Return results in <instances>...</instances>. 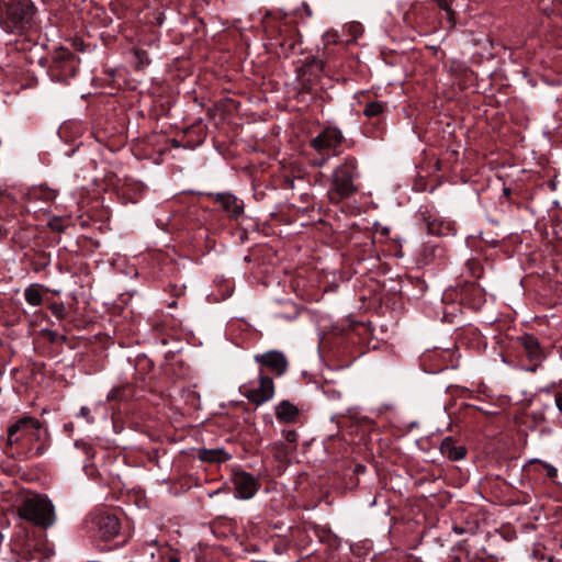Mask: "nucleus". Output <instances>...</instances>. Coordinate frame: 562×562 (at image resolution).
Listing matches in <instances>:
<instances>
[{
	"label": "nucleus",
	"instance_id": "1",
	"mask_svg": "<svg viewBox=\"0 0 562 562\" xmlns=\"http://www.w3.org/2000/svg\"><path fill=\"white\" fill-rule=\"evenodd\" d=\"M167 207L157 216L156 225L169 233L183 234L201 255L215 247L211 234H217L231 224L239 226L245 217L244 201L231 192H183Z\"/></svg>",
	"mask_w": 562,
	"mask_h": 562
},
{
	"label": "nucleus",
	"instance_id": "2",
	"mask_svg": "<svg viewBox=\"0 0 562 562\" xmlns=\"http://www.w3.org/2000/svg\"><path fill=\"white\" fill-rule=\"evenodd\" d=\"M352 247L349 270L356 277L355 286L361 289L360 299L373 300L392 310L403 305V278L379 281L375 279L380 259L370 231H355L350 237Z\"/></svg>",
	"mask_w": 562,
	"mask_h": 562
},
{
	"label": "nucleus",
	"instance_id": "3",
	"mask_svg": "<svg viewBox=\"0 0 562 562\" xmlns=\"http://www.w3.org/2000/svg\"><path fill=\"white\" fill-rule=\"evenodd\" d=\"M57 198V191L47 186L29 189L25 194L26 204L5 196L0 200V240L11 237L15 245H24L37 228L29 223L25 214L43 212L47 216V226L56 233H63L72 225L70 214H53L52 210L37 206V202L50 205Z\"/></svg>",
	"mask_w": 562,
	"mask_h": 562
},
{
	"label": "nucleus",
	"instance_id": "4",
	"mask_svg": "<svg viewBox=\"0 0 562 562\" xmlns=\"http://www.w3.org/2000/svg\"><path fill=\"white\" fill-rule=\"evenodd\" d=\"M372 342V329L364 322L347 318L337 323L321 339V348L337 368L349 367L369 349H376Z\"/></svg>",
	"mask_w": 562,
	"mask_h": 562
},
{
	"label": "nucleus",
	"instance_id": "5",
	"mask_svg": "<svg viewBox=\"0 0 562 562\" xmlns=\"http://www.w3.org/2000/svg\"><path fill=\"white\" fill-rule=\"evenodd\" d=\"M50 441L44 423L24 416L8 428L5 453L20 461L38 458L48 450Z\"/></svg>",
	"mask_w": 562,
	"mask_h": 562
},
{
	"label": "nucleus",
	"instance_id": "6",
	"mask_svg": "<svg viewBox=\"0 0 562 562\" xmlns=\"http://www.w3.org/2000/svg\"><path fill=\"white\" fill-rule=\"evenodd\" d=\"M254 360L259 367V383L258 385L252 383L241 385L240 393L258 406L274 396L273 378L284 375L289 370L290 362L284 352L276 349L256 353Z\"/></svg>",
	"mask_w": 562,
	"mask_h": 562
},
{
	"label": "nucleus",
	"instance_id": "7",
	"mask_svg": "<svg viewBox=\"0 0 562 562\" xmlns=\"http://www.w3.org/2000/svg\"><path fill=\"white\" fill-rule=\"evenodd\" d=\"M442 321L454 323V318L463 308L476 312L486 303L484 289L474 281L460 280L442 293Z\"/></svg>",
	"mask_w": 562,
	"mask_h": 562
},
{
	"label": "nucleus",
	"instance_id": "8",
	"mask_svg": "<svg viewBox=\"0 0 562 562\" xmlns=\"http://www.w3.org/2000/svg\"><path fill=\"white\" fill-rule=\"evenodd\" d=\"M19 517L34 527L38 535L26 532L23 537L15 540H23L26 537L44 539L47 543L45 531L54 525L56 520L55 507L47 496L29 493L21 496L15 504Z\"/></svg>",
	"mask_w": 562,
	"mask_h": 562
},
{
	"label": "nucleus",
	"instance_id": "9",
	"mask_svg": "<svg viewBox=\"0 0 562 562\" xmlns=\"http://www.w3.org/2000/svg\"><path fill=\"white\" fill-rule=\"evenodd\" d=\"M0 25L7 33L27 34L37 25V8L32 0H0Z\"/></svg>",
	"mask_w": 562,
	"mask_h": 562
},
{
	"label": "nucleus",
	"instance_id": "10",
	"mask_svg": "<svg viewBox=\"0 0 562 562\" xmlns=\"http://www.w3.org/2000/svg\"><path fill=\"white\" fill-rule=\"evenodd\" d=\"M86 524L97 539L111 543L109 550L122 547L127 541L126 533L122 531L121 519L113 509H94L89 514Z\"/></svg>",
	"mask_w": 562,
	"mask_h": 562
},
{
	"label": "nucleus",
	"instance_id": "11",
	"mask_svg": "<svg viewBox=\"0 0 562 562\" xmlns=\"http://www.w3.org/2000/svg\"><path fill=\"white\" fill-rule=\"evenodd\" d=\"M358 177L357 159L352 156L345 157L342 161L336 166L331 175V183L328 191L330 202L339 203L356 193L358 187L355 181Z\"/></svg>",
	"mask_w": 562,
	"mask_h": 562
},
{
	"label": "nucleus",
	"instance_id": "12",
	"mask_svg": "<svg viewBox=\"0 0 562 562\" xmlns=\"http://www.w3.org/2000/svg\"><path fill=\"white\" fill-rule=\"evenodd\" d=\"M40 65L46 69L52 81L68 85L79 69V58L70 49L59 47L49 56L41 57Z\"/></svg>",
	"mask_w": 562,
	"mask_h": 562
},
{
	"label": "nucleus",
	"instance_id": "13",
	"mask_svg": "<svg viewBox=\"0 0 562 562\" xmlns=\"http://www.w3.org/2000/svg\"><path fill=\"white\" fill-rule=\"evenodd\" d=\"M31 236L24 245H18L23 250L22 261L33 272H45V274H48L52 254L46 249L53 245V240L49 239L45 232L38 229Z\"/></svg>",
	"mask_w": 562,
	"mask_h": 562
},
{
	"label": "nucleus",
	"instance_id": "14",
	"mask_svg": "<svg viewBox=\"0 0 562 562\" xmlns=\"http://www.w3.org/2000/svg\"><path fill=\"white\" fill-rule=\"evenodd\" d=\"M295 72L299 80L301 91L305 93H314L316 86L322 75L329 78L331 77L333 67L337 66V63L329 59V61H323L318 56L307 55L303 60H297Z\"/></svg>",
	"mask_w": 562,
	"mask_h": 562
},
{
	"label": "nucleus",
	"instance_id": "15",
	"mask_svg": "<svg viewBox=\"0 0 562 562\" xmlns=\"http://www.w3.org/2000/svg\"><path fill=\"white\" fill-rule=\"evenodd\" d=\"M323 49L321 58L323 61L333 60L337 63L336 67H333L331 77L336 75L346 74L347 69L353 67L355 60L351 55L348 54V45L344 44L341 36L335 30L326 32L322 37Z\"/></svg>",
	"mask_w": 562,
	"mask_h": 562
},
{
	"label": "nucleus",
	"instance_id": "16",
	"mask_svg": "<svg viewBox=\"0 0 562 562\" xmlns=\"http://www.w3.org/2000/svg\"><path fill=\"white\" fill-rule=\"evenodd\" d=\"M403 22L406 26L420 35L432 33L441 24L439 11L436 5L423 2L413 3L409 9L403 13Z\"/></svg>",
	"mask_w": 562,
	"mask_h": 562
},
{
	"label": "nucleus",
	"instance_id": "17",
	"mask_svg": "<svg viewBox=\"0 0 562 562\" xmlns=\"http://www.w3.org/2000/svg\"><path fill=\"white\" fill-rule=\"evenodd\" d=\"M460 353L458 347L428 349L419 357L420 368L430 374L439 373L446 369H457L459 367Z\"/></svg>",
	"mask_w": 562,
	"mask_h": 562
},
{
	"label": "nucleus",
	"instance_id": "18",
	"mask_svg": "<svg viewBox=\"0 0 562 562\" xmlns=\"http://www.w3.org/2000/svg\"><path fill=\"white\" fill-rule=\"evenodd\" d=\"M415 217L419 229L428 235L445 237L457 233L456 222L441 217L432 206L420 205Z\"/></svg>",
	"mask_w": 562,
	"mask_h": 562
},
{
	"label": "nucleus",
	"instance_id": "19",
	"mask_svg": "<svg viewBox=\"0 0 562 562\" xmlns=\"http://www.w3.org/2000/svg\"><path fill=\"white\" fill-rule=\"evenodd\" d=\"M14 561L2 562H43L53 554L50 544L44 539L26 537L23 540H14L12 543Z\"/></svg>",
	"mask_w": 562,
	"mask_h": 562
},
{
	"label": "nucleus",
	"instance_id": "20",
	"mask_svg": "<svg viewBox=\"0 0 562 562\" xmlns=\"http://www.w3.org/2000/svg\"><path fill=\"white\" fill-rule=\"evenodd\" d=\"M387 103L379 100H370L364 104L363 115L368 122L363 125V134L373 139H383L386 133L385 114Z\"/></svg>",
	"mask_w": 562,
	"mask_h": 562
},
{
	"label": "nucleus",
	"instance_id": "21",
	"mask_svg": "<svg viewBox=\"0 0 562 562\" xmlns=\"http://www.w3.org/2000/svg\"><path fill=\"white\" fill-rule=\"evenodd\" d=\"M172 147V139L162 134L153 133L133 144V154L140 159H150L155 154L164 155Z\"/></svg>",
	"mask_w": 562,
	"mask_h": 562
},
{
	"label": "nucleus",
	"instance_id": "22",
	"mask_svg": "<svg viewBox=\"0 0 562 562\" xmlns=\"http://www.w3.org/2000/svg\"><path fill=\"white\" fill-rule=\"evenodd\" d=\"M344 140L342 133L335 126L325 127L317 136L311 140L312 147L322 155L337 154V148Z\"/></svg>",
	"mask_w": 562,
	"mask_h": 562
},
{
	"label": "nucleus",
	"instance_id": "23",
	"mask_svg": "<svg viewBox=\"0 0 562 562\" xmlns=\"http://www.w3.org/2000/svg\"><path fill=\"white\" fill-rule=\"evenodd\" d=\"M301 34L294 29H288L284 32L281 31L279 36L274 40V43H271V45L274 46V54L283 58H288L297 53L301 54Z\"/></svg>",
	"mask_w": 562,
	"mask_h": 562
},
{
	"label": "nucleus",
	"instance_id": "24",
	"mask_svg": "<svg viewBox=\"0 0 562 562\" xmlns=\"http://www.w3.org/2000/svg\"><path fill=\"white\" fill-rule=\"evenodd\" d=\"M145 269L153 279H161L175 271L171 258L162 251H154L144 257Z\"/></svg>",
	"mask_w": 562,
	"mask_h": 562
},
{
	"label": "nucleus",
	"instance_id": "25",
	"mask_svg": "<svg viewBox=\"0 0 562 562\" xmlns=\"http://www.w3.org/2000/svg\"><path fill=\"white\" fill-rule=\"evenodd\" d=\"M206 138V125L202 121H196L186 127L179 138L172 139V147H184L194 149L202 145Z\"/></svg>",
	"mask_w": 562,
	"mask_h": 562
},
{
	"label": "nucleus",
	"instance_id": "26",
	"mask_svg": "<svg viewBox=\"0 0 562 562\" xmlns=\"http://www.w3.org/2000/svg\"><path fill=\"white\" fill-rule=\"evenodd\" d=\"M232 483L236 497L241 499L254 497L260 487L259 481L252 474L244 470L233 471Z\"/></svg>",
	"mask_w": 562,
	"mask_h": 562
},
{
	"label": "nucleus",
	"instance_id": "27",
	"mask_svg": "<svg viewBox=\"0 0 562 562\" xmlns=\"http://www.w3.org/2000/svg\"><path fill=\"white\" fill-rule=\"evenodd\" d=\"M86 131V125L83 122L78 120H68L65 121L58 128V136L59 138L68 145H72L74 147L69 150L65 151V155L70 156L72 155L77 148H79L80 145H82V142H79L80 137L82 136L83 132Z\"/></svg>",
	"mask_w": 562,
	"mask_h": 562
},
{
	"label": "nucleus",
	"instance_id": "28",
	"mask_svg": "<svg viewBox=\"0 0 562 562\" xmlns=\"http://www.w3.org/2000/svg\"><path fill=\"white\" fill-rule=\"evenodd\" d=\"M454 346L458 348L459 346H463L477 351L484 350L487 346L485 337L472 325L458 328L454 333Z\"/></svg>",
	"mask_w": 562,
	"mask_h": 562
},
{
	"label": "nucleus",
	"instance_id": "29",
	"mask_svg": "<svg viewBox=\"0 0 562 562\" xmlns=\"http://www.w3.org/2000/svg\"><path fill=\"white\" fill-rule=\"evenodd\" d=\"M146 191V186L133 179H126L123 183L115 187V194L122 205L138 203Z\"/></svg>",
	"mask_w": 562,
	"mask_h": 562
},
{
	"label": "nucleus",
	"instance_id": "30",
	"mask_svg": "<svg viewBox=\"0 0 562 562\" xmlns=\"http://www.w3.org/2000/svg\"><path fill=\"white\" fill-rule=\"evenodd\" d=\"M519 347L526 355L532 367L530 371L535 372L540 362L544 359V352L540 347L538 338L533 335H524L518 338Z\"/></svg>",
	"mask_w": 562,
	"mask_h": 562
},
{
	"label": "nucleus",
	"instance_id": "31",
	"mask_svg": "<svg viewBox=\"0 0 562 562\" xmlns=\"http://www.w3.org/2000/svg\"><path fill=\"white\" fill-rule=\"evenodd\" d=\"M144 390V385L136 383H124L122 385L113 387L106 396L108 402H127L133 398L142 396L140 392Z\"/></svg>",
	"mask_w": 562,
	"mask_h": 562
},
{
	"label": "nucleus",
	"instance_id": "32",
	"mask_svg": "<svg viewBox=\"0 0 562 562\" xmlns=\"http://www.w3.org/2000/svg\"><path fill=\"white\" fill-rule=\"evenodd\" d=\"M308 530L327 547L330 551H338L341 546V539L331 531L328 526H322L315 522L308 524Z\"/></svg>",
	"mask_w": 562,
	"mask_h": 562
},
{
	"label": "nucleus",
	"instance_id": "33",
	"mask_svg": "<svg viewBox=\"0 0 562 562\" xmlns=\"http://www.w3.org/2000/svg\"><path fill=\"white\" fill-rule=\"evenodd\" d=\"M439 450L441 454L450 461H460L465 458L468 453L467 447L453 437H445Z\"/></svg>",
	"mask_w": 562,
	"mask_h": 562
},
{
	"label": "nucleus",
	"instance_id": "34",
	"mask_svg": "<svg viewBox=\"0 0 562 562\" xmlns=\"http://www.w3.org/2000/svg\"><path fill=\"white\" fill-rule=\"evenodd\" d=\"M95 140L104 144L111 151H117L127 142V136L123 131L109 133L108 130H100L93 133Z\"/></svg>",
	"mask_w": 562,
	"mask_h": 562
},
{
	"label": "nucleus",
	"instance_id": "35",
	"mask_svg": "<svg viewBox=\"0 0 562 562\" xmlns=\"http://www.w3.org/2000/svg\"><path fill=\"white\" fill-rule=\"evenodd\" d=\"M276 417L283 424H295L300 419L301 412L296 405L289 400H282L274 407Z\"/></svg>",
	"mask_w": 562,
	"mask_h": 562
},
{
	"label": "nucleus",
	"instance_id": "36",
	"mask_svg": "<svg viewBox=\"0 0 562 562\" xmlns=\"http://www.w3.org/2000/svg\"><path fill=\"white\" fill-rule=\"evenodd\" d=\"M427 284L424 280L413 277H403L404 300H419L424 296Z\"/></svg>",
	"mask_w": 562,
	"mask_h": 562
},
{
	"label": "nucleus",
	"instance_id": "37",
	"mask_svg": "<svg viewBox=\"0 0 562 562\" xmlns=\"http://www.w3.org/2000/svg\"><path fill=\"white\" fill-rule=\"evenodd\" d=\"M75 447L86 456L82 469L88 477L93 479L98 473L97 467L91 462L97 453L95 448L83 439L76 440Z\"/></svg>",
	"mask_w": 562,
	"mask_h": 562
},
{
	"label": "nucleus",
	"instance_id": "38",
	"mask_svg": "<svg viewBox=\"0 0 562 562\" xmlns=\"http://www.w3.org/2000/svg\"><path fill=\"white\" fill-rule=\"evenodd\" d=\"M154 369V362L146 355H137L134 359V379L143 385Z\"/></svg>",
	"mask_w": 562,
	"mask_h": 562
},
{
	"label": "nucleus",
	"instance_id": "39",
	"mask_svg": "<svg viewBox=\"0 0 562 562\" xmlns=\"http://www.w3.org/2000/svg\"><path fill=\"white\" fill-rule=\"evenodd\" d=\"M467 245L477 255H484V257L487 258L486 248H496L499 245V240L484 236V234L481 233L480 236L468 237Z\"/></svg>",
	"mask_w": 562,
	"mask_h": 562
},
{
	"label": "nucleus",
	"instance_id": "40",
	"mask_svg": "<svg viewBox=\"0 0 562 562\" xmlns=\"http://www.w3.org/2000/svg\"><path fill=\"white\" fill-rule=\"evenodd\" d=\"M277 184L274 181H270L269 179H258L255 178L252 180V195L257 202H261L269 198V192H276Z\"/></svg>",
	"mask_w": 562,
	"mask_h": 562
},
{
	"label": "nucleus",
	"instance_id": "41",
	"mask_svg": "<svg viewBox=\"0 0 562 562\" xmlns=\"http://www.w3.org/2000/svg\"><path fill=\"white\" fill-rule=\"evenodd\" d=\"M153 543L156 547V553H150L153 558L157 554L161 562H180L178 552L169 544L160 543L158 540H154Z\"/></svg>",
	"mask_w": 562,
	"mask_h": 562
},
{
	"label": "nucleus",
	"instance_id": "42",
	"mask_svg": "<svg viewBox=\"0 0 562 562\" xmlns=\"http://www.w3.org/2000/svg\"><path fill=\"white\" fill-rule=\"evenodd\" d=\"M228 458L229 456L222 449H202L199 452V459L209 463L224 462Z\"/></svg>",
	"mask_w": 562,
	"mask_h": 562
},
{
	"label": "nucleus",
	"instance_id": "43",
	"mask_svg": "<svg viewBox=\"0 0 562 562\" xmlns=\"http://www.w3.org/2000/svg\"><path fill=\"white\" fill-rule=\"evenodd\" d=\"M43 290L41 284H31L24 290V299L32 306H40L43 303Z\"/></svg>",
	"mask_w": 562,
	"mask_h": 562
},
{
	"label": "nucleus",
	"instance_id": "44",
	"mask_svg": "<svg viewBox=\"0 0 562 562\" xmlns=\"http://www.w3.org/2000/svg\"><path fill=\"white\" fill-rule=\"evenodd\" d=\"M480 256L481 255L477 257H471L465 261V269L468 273L475 279H480L484 273V267Z\"/></svg>",
	"mask_w": 562,
	"mask_h": 562
},
{
	"label": "nucleus",
	"instance_id": "45",
	"mask_svg": "<svg viewBox=\"0 0 562 562\" xmlns=\"http://www.w3.org/2000/svg\"><path fill=\"white\" fill-rule=\"evenodd\" d=\"M102 80L112 89H119L124 81L122 72L116 69H108L104 71V78Z\"/></svg>",
	"mask_w": 562,
	"mask_h": 562
},
{
	"label": "nucleus",
	"instance_id": "46",
	"mask_svg": "<svg viewBox=\"0 0 562 562\" xmlns=\"http://www.w3.org/2000/svg\"><path fill=\"white\" fill-rule=\"evenodd\" d=\"M348 36L346 38L341 37L344 44L353 45L356 41L362 35L363 27L360 23L353 22L347 25Z\"/></svg>",
	"mask_w": 562,
	"mask_h": 562
},
{
	"label": "nucleus",
	"instance_id": "47",
	"mask_svg": "<svg viewBox=\"0 0 562 562\" xmlns=\"http://www.w3.org/2000/svg\"><path fill=\"white\" fill-rule=\"evenodd\" d=\"M134 64L137 70L144 69L150 64V58L145 49L136 48L134 50Z\"/></svg>",
	"mask_w": 562,
	"mask_h": 562
},
{
	"label": "nucleus",
	"instance_id": "48",
	"mask_svg": "<svg viewBox=\"0 0 562 562\" xmlns=\"http://www.w3.org/2000/svg\"><path fill=\"white\" fill-rule=\"evenodd\" d=\"M553 411L552 404L548 403L543 405V408L531 409L528 416H530L536 425H539L546 420V412Z\"/></svg>",
	"mask_w": 562,
	"mask_h": 562
},
{
	"label": "nucleus",
	"instance_id": "49",
	"mask_svg": "<svg viewBox=\"0 0 562 562\" xmlns=\"http://www.w3.org/2000/svg\"><path fill=\"white\" fill-rule=\"evenodd\" d=\"M76 247H77V249H68L67 247L59 248V250H58L59 261L57 262V268L60 272H69V270L64 267L63 261L67 260V256L78 254V241L76 243Z\"/></svg>",
	"mask_w": 562,
	"mask_h": 562
},
{
	"label": "nucleus",
	"instance_id": "50",
	"mask_svg": "<svg viewBox=\"0 0 562 562\" xmlns=\"http://www.w3.org/2000/svg\"><path fill=\"white\" fill-rule=\"evenodd\" d=\"M43 336L53 345H63L67 341V337L55 330H43Z\"/></svg>",
	"mask_w": 562,
	"mask_h": 562
},
{
	"label": "nucleus",
	"instance_id": "51",
	"mask_svg": "<svg viewBox=\"0 0 562 562\" xmlns=\"http://www.w3.org/2000/svg\"><path fill=\"white\" fill-rule=\"evenodd\" d=\"M48 308L50 310L52 314L59 321H63L67 315V310L61 302H54L48 306Z\"/></svg>",
	"mask_w": 562,
	"mask_h": 562
},
{
	"label": "nucleus",
	"instance_id": "52",
	"mask_svg": "<svg viewBox=\"0 0 562 562\" xmlns=\"http://www.w3.org/2000/svg\"><path fill=\"white\" fill-rule=\"evenodd\" d=\"M322 391L329 400H337L340 397V393L336 391L329 383L322 385Z\"/></svg>",
	"mask_w": 562,
	"mask_h": 562
},
{
	"label": "nucleus",
	"instance_id": "53",
	"mask_svg": "<svg viewBox=\"0 0 562 562\" xmlns=\"http://www.w3.org/2000/svg\"><path fill=\"white\" fill-rule=\"evenodd\" d=\"M517 194H514L512 189L507 188V187H504L503 189V194L501 196V202L503 203V201H507L509 204H518V201H517V198H516Z\"/></svg>",
	"mask_w": 562,
	"mask_h": 562
},
{
	"label": "nucleus",
	"instance_id": "54",
	"mask_svg": "<svg viewBox=\"0 0 562 562\" xmlns=\"http://www.w3.org/2000/svg\"><path fill=\"white\" fill-rule=\"evenodd\" d=\"M77 416L85 418L88 424L94 423V417L91 415V409L87 406H82Z\"/></svg>",
	"mask_w": 562,
	"mask_h": 562
},
{
	"label": "nucleus",
	"instance_id": "55",
	"mask_svg": "<svg viewBox=\"0 0 562 562\" xmlns=\"http://www.w3.org/2000/svg\"><path fill=\"white\" fill-rule=\"evenodd\" d=\"M234 236L237 237V240L243 244L248 239V232L247 229L243 227H236L235 233H233Z\"/></svg>",
	"mask_w": 562,
	"mask_h": 562
},
{
	"label": "nucleus",
	"instance_id": "56",
	"mask_svg": "<svg viewBox=\"0 0 562 562\" xmlns=\"http://www.w3.org/2000/svg\"><path fill=\"white\" fill-rule=\"evenodd\" d=\"M171 293L176 297H180L184 294L186 285L184 284H170Z\"/></svg>",
	"mask_w": 562,
	"mask_h": 562
},
{
	"label": "nucleus",
	"instance_id": "57",
	"mask_svg": "<svg viewBox=\"0 0 562 562\" xmlns=\"http://www.w3.org/2000/svg\"><path fill=\"white\" fill-rule=\"evenodd\" d=\"M278 181L280 182V186L284 189H293L294 188V180L290 177H282L279 178Z\"/></svg>",
	"mask_w": 562,
	"mask_h": 562
},
{
	"label": "nucleus",
	"instance_id": "58",
	"mask_svg": "<svg viewBox=\"0 0 562 562\" xmlns=\"http://www.w3.org/2000/svg\"><path fill=\"white\" fill-rule=\"evenodd\" d=\"M283 435L285 440L290 443H295L297 441L299 435L295 430H286Z\"/></svg>",
	"mask_w": 562,
	"mask_h": 562
},
{
	"label": "nucleus",
	"instance_id": "59",
	"mask_svg": "<svg viewBox=\"0 0 562 562\" xmlns=\"http://www.w3.org/2000/svg\"><path fill=\"white\" fill-rule=\"evenodd\" d=\"M553 403L557 406V408L562 413V393L554 394Z\"/></svg>",
	"mask_w": 562,
	"mask_h": 562
},
{
	"label": "nucleus",
	"instance_id": "60",
	"mask_svg": "<svg viewBox=\"0 0 562 562\" xmlns=\"http://www.w3.org/2000/svg\"><path fill=\"white\" fill-rule=\"evenodd\" d=\"M249 532L252 535V536H258L260 537V533H261V527L258 525V524H251L250 528H249Z\"/></svg>",
	"mask_w": 562,
	"mask_h": 562
},
{
	"label": "nucleus",
	"instance_id": "61",
	"mask_svg": "<svg viewBox=\"0 0 562 562\" xmlns=\"http://www.w3.org/2000/svg\"><path fill=\"white\" fill-rule=\"evenodd\" d=\"M75 425L72 422H68L64 424V431L70 436L74 432Z\"/></svg>",
	"mask_w": 562,
	"mask_h": 562
},
{
	"label": "nucleus",
	"instance_id": "62",
	"mask_svg": "<svg viewBox=\"0 0 562 562\" xmlns=\"http://www.w3.org/2000/svg\"><path fill=\"white\" fill-rule=\"evenodd\" d=\"M302 9L307 18H311L313 15L312 9L306 2L302 3Z\"/></svg>",
	"mask_w": 562,
	"mask_h": 562
},
{
	"label": "nucleus",
	"instance_id": "63",
	"mask_svg": "<svg viewBox=\"0 0 562 562\" xmlns=\"http://www.w3.org/2000/svg\"><path fill=\"white\" fill-rule=\"evenodd\" d=\"M366 470H367L366 465L357 464L355 470H353V473L355 474H360V473H363Z\"/></svg>",
	"mask_w": 562,
	"mask_h": 562
},
{
	"label": "nucleus",
	"instance_id": "64",
	"mask_svg": "<svg viewBox=\"0 0 562 562\" xmlns=\"http://www.w3.org/2000/svg\"><path fill=\"white\" fill-rule=\"evenodd\" d=\"M557 475H558L557 469L551 467V468L548 470V476H549L550 479H554V477H557Z\"/></svg>",
	"mask_w": 562,
	"mask_h": 562
}]
</instances>
